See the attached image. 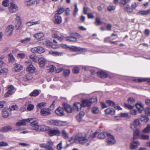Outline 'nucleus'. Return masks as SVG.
<instances>
[{
	"label": "nucleus",
	"instance_id": "f3484780",
	"mask_svg": "<svg viewBox=\"0 0 150 150\" xmlns=\"http://www.w3.org/2000/svg\"><path fill=\"white\" fill-rule=\"evenodd\" d=\"M10 112V110L9 108H4L2 110V116L4 118H6L11 114Z\"/></svg>",
	"mask_w": 150,
	"mask_h": 150
},
{
	"label": "nucleus",
	"instance_id": "bb28decb",
	"mask_svg": "<svg viewBox=\"0 0 150 150\" xmlns=\"http://www.w3.org/2000/svg\"><path fill=\"white\" fill-rule=\"evenodd\" d=\"M43 45H45L48 47L52 48H54L52 47V43L49 40H45L43 42Z\"/></svg>",
	"mask_w": 150,
	"mask_h": 150
},
{
	"label": "nucleus",
	"instance_id": "49530a36",
	"mask_svg": "<svg viewBox=\"0 0 150 150\" xmlns=\"http://www.w3.org/2000/svg\"><path fill=\"white\" fill-rule=\"evenodd\" d=\"M106 103L109 106H114L115 105V103L113 101L110 100H107Z\"/></svg>",
	"mask_w": 150,
	"mask_h": 150
},
{
	"label": "nucleus",
	"instance_id": "e2e57ef3",
	"mask_svg": "<svg viewBox=\"0 0 150 150\" xmlns=\"http://www.w3.org/2000/svg\"><path fill=\"white\" fill-rule=\"evenodd\" d=\"M125 107H127L129 109H132L134 107V106H132L129 104H127L126 103H125Z\"/></svg>",
	"mask_w": 150,
	"mask_h": 150
},
{
	"label": "nucleus",
	"instance_id": "7c9ffc66",
	"mask_svg": "<svg viewBox=\"0 0 150 150\" xmlns=\"http://www.w3.org/2000/svg\"><path fill=\"white\" fill-rule=\"evenodd\" d=\"M33 36L37 39H39L44 36V34L42 33H39L33 35Z\"/></svg>",
	"mask_w": 150,
	"mask_h": 150
},
{
	"label": "nucleus",
	"instance_id": "052dcab7",
	"mask_svg": "<svg viewBox=\"0 0 150 150\" xmlns=\"http://www.w3.org/2000/svg\"><path fill=\"white\" fill-rule=\"evenodd\" d=\"M96 22L97 23L98 25H100L102 23V22L100 21L99 18L98 17L96 18Z\"/></svg>",
	"mask_w": 150,
	"mask_h": 150
},
{
	"label": "nucleus",
	"instance_id": "338daca9",
	"mask_svg": "<svg viewBox=\"0 0 150 150\" xmlns=\"http://www.w3.org/2000/svg\"><path fill=\"white\" fill-rule=\"evenodd\" d=\"M88 100L89 101H90L91 105L92 103H95L97 101L96 99L94 98H91V99Z\"/></svg>",
	"mask_w": 150,
	"mask_h": 150
},
{
	"label": "nucleus",
	"instance_id": "bf43d9fd",
	"mask_svg": "<svg viewBox=\"0 0 150 150\" xmlns=\"http://www.w3.org/2000/svg\"><path fill=\"white\" fill-rule=\"evenodd\" d=\"M34 105L31 104H29L27 107V109L29 111H31L34 108Z\"/></svg>",
	"mask_w": 150,
	"mask_h": 150
},
{
	"label": "nucleus",
	"instance_id": "603ef678",
	"mask_svg": "<svg viewBox=\"0 0 150 150\" xmlns=\"http://www.w3.org/2000/svg\"><path fill=\"white\" fill-rule=\"evenodd\" d=\"M30 59L34 62H36L37 61V57L34 54L30 55Z\"/></svg>",
	"mask_w": 150,
	"mask_h": 150
},
{
	"label": "nucleus",
	"instance_id": "72a5a7b5",
	"mask_svg": "<svg viewBox=\"0 0 150 150\" xmlns=\"http://www.w3.org/2000/svg\"><path fill=\"white\" fill-rule=\"evenodd\" d=\"M138 13L141 15H148L150 13V9H148L146 11H139Z\"/></svg>",
	"mask_w": 150,
	"mask_h": 150
},
{
	"label": "nucleus",
	"instance_id": "c85d7f7f",
	"mask_svg": "<svg viewBox=\"0 0 150 150\" xmlns=\"http://www.w3.org/2000/svg\"><path fill=\"white\" fill-rule=\"evenodd\" d=\"M105 112L106 114L114 115L115 114V110L113 109L108 108L105 110Z\"/></svg>",
	"mask_w": 150,
	"mask_h": 150
},
{
	"label": "nucleus",
	"instance_id": "4468645a",
	"mask_svg": "<svg viewBox=\"0 0 150 150\" xmlns=\"http://www.w3.org/2000/svg\"><path fill=\"white\" fill-rule=\"evenodd\" d=\"M63 106L65 110L69 113H71L73 110L71 106L67 103H65L63 104Z\"/></svg>",
	"mask_w": 150,
	"mask_h": 150
},
{
	"label": "nucleus",
	"instance_id": "f03ea898",
	"mask_svg": "<svg viewBox=\"0 0 150 150\" xmlns=\"http://www.w3.org/2000/svg\"><path fill=\"white\" fill-rule=\"evenodd\" d=\"M91 105L89 100L85 99L82 100V104L79 103H75L73 106V109L76 111H78L80 110L82 107H89Z\"/></svg>",
	"mask_w": 150,
	"mask_h": 150
},
{
	"label": "nucleus",
	"instance_id": "cd10ccee",
	"mask_svg": "<svg viewBox=\"0 0 150 150\" xmlns=\"http://www.w3.org/2000/svg\"><path fill=\"white\" fill-rule=\"evenodd\" d=\"M137 108L138 109L139 112L141 113L144 110V107L143 105L141 103L137 104L136 105Z\"/></svg>",
	"mask_w": 150,
	"mask_h": 150
},
{
	"label": "nucleus",
	"instance_id": "58836bf2",
	"mask_svg": "<svg viewBox=\"0 0 150 150\" xmlns=\"http://www.w3.org/2000/svg\"><path fill=\"white\" fill-rule=\"evenodd\" d=\"M139 135V131L138 129H136L134 130L133 133V139H135Z\"/></svg>",
	"mask_w": 150,
	"mask_h": 150
},
{
	"label": "nucleus",
	"instance_id": "ddd939ff",
	"mask_svg": "<svg viewBox=\"0 0 150 150\" xmlns=\"http://www.w3.org/2000/svg\"><path fill=\"white\" fill-rule=\"evenodd\" d=\"M14 29V26L12 25L8 26L6 28L5 33L7 36H9L13 33V31Z\"/></svg>",
	"mask_w": 150,
	"mask_h": 150
},
{
	"label": "nucleus",
	"instance_id": "9b49d317",
	"mask_svg": "<svg viewBox=\"0 0 150 150\" xmlns=\"http://www.w3.org/2000/svg\"><path fill=\"white\" fill-rule=\"evenodd\" d=\"M32 119L31 118L24 119L23 120L20 121L16 123V125L17 126H19L22 125H26V122H29Z\"/></svg>",
	"mask_w": 150,
	"mask_h": 150
},
{
	"label": "nucleus",
	"instance_id": "f257e3e1",
	"mask_svg": "<svg viewBox=\"0 0 150 150\" xmlns=\"http://www.w3.org/2000/svg\"><path fill=\"white\" fill-rule=\"evenodd\" d=\"M98 133L97 132L94 134L91 133L89 135H83L81 134H79L76 135V138L78 142L81 144H84L90 141L92 139L95 138Z\"/></svg>",
	"mask_w": 150,
	"mask_h": 150
},
{
	"label": "nucleus",
	"instance_id": "a18cd8bd",
	"mask_svg": "<svg viewBox=\"0 0 150 150\" xmlns=\"http://www.w3.org/2000/svg\"><path fill=\"white\" fill-rule=\"evenodd\" d=\"M62 134L64 137L66 139H68L69 137L68 134L66 132L65 130H62Z\"/></svg>",
	"mask_w": 150,
	"mask_h": 150
},
{
	"label": "nucleus",
	"instance_id": "680f3d73",
	"mask_svg": "<svg viewBox=\"0 0 150 150\" xmlns=\"http://www.w3.org/2000/svg\"><path fill=\"white\" fill-rule=\"evenodd\" d=\"M133 124H134V125L136 126L138 125H139V120L138 119L135 120Z\"/></svg>",
	"mask_w": 150,
	"mask_h": 150
},
{
	"label": "nucleus",
	"instance_id": "37998d69",
	"mask_svg": "<svg viewBox=\"0 0 150 150\" xmlns=\"http://www.w3.org/2000/svg\"><path fill=\"white\" fill-rule=\"evenodd\" d=\"M107 133L105 132L101 133L98 136V137L100 139H103L105 137V135H107Z\"/></svg>",
	"mask_w": 150,
	"mask_h": 150
},
{
	"label": "nucleus",
	"instance_id": "4c0bfd02",
	"mask_svg": "<svg viewBox=\"0 0 150 150\" xmlns=\"http://www.w3.org/2000/svg\"><path fill=\"white\" fill-rule=\"evenodd\" d=\"M39 94V91L37 90H35L30 94L31 96H36Z\"/></svg>",
	"mask_w": 150,
	"mask_h": 150
},
{
	"label": "nucleus",
	"instance_id": "5fc2aeb1",
	"mask_svg": "<svg viewBox=\"0 0 150 150\" xmlns=\"http://www.w3.org/2000/svg\"><path fill=\"white\" fill-rule=\"evenodd\" d=\"M39 146L40 147L42 148H44L46 150H49L47 145L44 143H42L40 144Z\"/></svg>",
	"mask_w": 150,
	"mask_h": 150
},
{
	"label": "nucleus",
	"instance_id": "c9c22d12",
	"mask_svg": "<svg viewBox=\"0 0 150 150\" xmlns=\"http://www.w3.org/2000/svg\"><path fill=\"white\" fill-rule=\"evenodd\" d=\"M69 48L71 50L74 51H80L81 50V48L75 46L69 47Z\"/></svg>",
	"mask_w": 150,
	"mask_h": 150
},
{
	"label": "nucleus",
	"instance_id": "c03bdc74",
	"mask_svg": "<svg viewBox=\"0 0 150 150\" xmlns=\"http://www.w3.org/2000/svg\"><path fill=\"white\" fill-rule=\"evenodd\" d=\"M75 8L73 13V15L75 17L76 16L77 13L79 9L77 7V4L76 3L74 4Z\"/></svg>",
	"mask_w": 150,
	"mask_h": 150
},
{
	"label": "nucleus",
	"instance_id": "a19ab883",
	"mask_svg": "<svg viewBox=\"0 0 150 150\" xmlns=\"http://www.w3.org/2000/svg\"><path fill=\"white\" fill-rule=\"evenodd\" d=\"M8 60L9 62H13L15 60V59L13 55L11 54H9L8 55Z\"/></svg>",
	"mask_w": 150,
	"mask_h": 150
},
{
	"label": "nucleus",
	"instance_id": "39448f33",
	"mask_svg": "<svg viewBox=\"0 0 150 150\" xmlns=\"http://www.w3.org/2000/svg\"><path fill=\"white\" fill-rule=\"evenodd\" d=\"M80 37V35L78 33H73L71 34L70 37H67L66 38L67 40L75 42L76 41L77 39L79 38Z\"/></svg>",
	"mask_w": 150,
	"mask_h": 150
},
{
	"label": "nucleus",
	"instance_id": "2eb2a0df",
	"mask_svg": "<svg viewBox=\"0 0 150 150\" xmlns=\"http://www.w3.org/2000/svg\"><path fill=\"white\" fill-rule=\"evenodd\" d=\"M50 136L54 135L59 136L60 134V131L58 129H52L50 130L48 132Z\"/></svg>",
	"mask_w": 150,
	"mask_h": 150
},
{
	"label": "nucleus",
	"instance_id": "1a4fd4ad",
	"mask_svg": "<svg viewBox=\"0 0 150 150\" xmlns=\"http://www.w3.org/2000/svg\"><path fill=\"white\" fill-rule=\"evenodd\" d=\"M41 115L46 116L50 115L51 113V110L49 108H44L41 109L40 112Z\"/></svg>",
	"mask_w": 150,
	"mask_h": 150
},
{
	"label": "nucleus",
	"instance_id": "412c9836",
	"mask_svg": "<svg viewBox=\"0 0 150 150\" xmlns=\"http://www.w3.org/2000/svg\"><path fill=\"white\" fill-rule=\"evenodd\" d=\"M12 129V127L10 126H7L4 127L0 129V132H6L11 131Z\"/></svg>",
	"mask_w": 150,
	"mask_h": 150
},
{
	"label": "nucleus",
	"instance_id": "c756f323",
	"mask_svg": "<svg viewBox=\"0 0 150 150\" xmlns=\"http://www.w3.org/2000/svg\"><path fill=\"white\" fill-rule=\"evenodd\" d=\"M137 82H142L148 81V82L150 84V78H144L142 79H139L134 80Z\"/></svg>",
	"mask_w": 150,
	"mask_h": 150
},
{
	"label": "nucleus",
	"instance_id": "b1692460",
	"mask_svg": "<svg viewBox=\"0 0 150 150\" xmlns=\"http://www.w3.org/2000/svg\"><path fill=\"white\" fill-rule=\"evenodd\" d=\"M15 70L16 72H19L23 69V66L17 64H15L14 65Z\"/></svg>",
	"mask_w": 150,
	"mask_h": 150
},
{
	"label": "nucleus",
	"instance_id": "4d7b16f0",
	"mask_svg": "<svg viewBox=\"0 0 150 150\" xmlns=\"http://www.w3.org/2000/svg\"><path fill=\"white\" fill-rule=\"evenodd\" d=\"M70 71L68 69H66L64 70L63 72V74L64 76H68L70 73Z\"/></svg>",
	"mask_w": 150,
	"mask_h": 150
},
{
	"label": "nucleus",
	"instance_id": "ea45409f",
	"mask_svg": "<svg viewBox=\"0 0 150 150\" xmlns=\"http://www.w3.org/2000/svg\"><path fill=\"white\" fill-rule=\"evenodd\" d=\"M69 141L71 143H73L74 142L78 143V140L76 138V136L75 137H71L69 139Z\"/></svg>",
	"mask_w": 150,
	"mask_h": 150
},
{
	"label": "nucleus",
	"instance_id": "4be33fe9",
	"mask_svg": "<svg viewBox=\"0 0 150 150\" xmlns=\"http://www.w3.org/2000/svg\"><path fill=\"white\" fill-rule=\"evenodd\" d=\"M47 146L49 149V150H53L52 147L53 144L52 142L51 139H47Z\"/></svg>",
	"mask_w": 150,
	"mask_h": 150
},
{
	"label": "nucleus",
	"instance_id": "6e6552de",
	"mask_svg": "<svg viewBox=\"0 0 150 150\" xmlns=\"http://www.w3.org/2000/svg\"><path fill=\"white\" fill-rule=\"evenodd\" d=\"M31 51L33 53L38 52L39 53H42L45 51V50L42 47L38 46L32 48L31 49Z\"/></svg>",
	"mask_w": 150,
	"mask_h": 150
},
{
	"label": "nucleus",
	"instance_id": "13d9d810",
	"mask_svg": "<svg viewBox=\"0 0 150 150\" xmlns=\"http://www.w3.org/2000/svg\"><path fill=\"white\" fill-rule=\"evenodd\" d=\"M73 71L74 73H78L79 71V67L77 66L74 67L73 69Z\"/></svg>",
	"mask_w": 150,
	"mask_h": 150
},
{
	"label": "nucleus",
	"instance_id": "6e6d98bb",
	"mask_svg": "<svg viewBox=\"0 0 150 150\" xmlns=\"http://www.w3.org/2000/svg\"><path fill=\"white\" fill-rule=\"evenodd\" d=\"M9 2V0H4L2 2L3 5L4 6L7 7L8 6Z\"/></svg>",
	"mask_w": 150,
	"mask_h": 150
},
{
	"label": "nucleus",
	"instance_id": "7ed1b4c3",
	"mask_svg": "<svg viewBox=\"0 0 150 150\" xmlns=\"http://www.w3.org/2000/svg\"><path fill=\"white\" fill-rule=\"evenodd\" d=\"M31 128L38 132L44 131L46 130V127L43 125H39L36 121H33L30 122Z\"/></svg>",
	"mask_w": 150,
	"mask_h": 150
},
{
	"label": "nucleus",
	"instance_id": "0eeeda50",
	"mask_svg": "<svg viewBox=\"0 0 150 150\" xmlns=\"http://www.w3.org/2000/svg\"><path fill=\"white\" fill-rule=\"evenodd\" d=\"M6 89L7 92L5 95V97L9 96L10 95H11L14 93V87L12 85L8 86L7 88Z\"/></svg>",
	"mask_w": 150,
	"mask_h": 150
},
{
	"label": "nucleus",
	"instance_id": "2f4dec72",
	"mask_svg": "<svg viewBox=\"0 0 150 150\" xmlns=\"http://www.w3.org/2000/svg\"><path fill=\"white\" fill-rule=\"evenodd\" d=\"M46 63V60L44 58H42L40 59L39 64L40 67H44Z\"/></svg>",
	"mask_w": 150,
	"mask_h": 150
},
{
	"label": "nucleus",
	"instance_id": "69168bd1",
	"mask_svg": "<svg viewBox=\"0 0 150 150\" xmlns=\"http://www.w3.org/2000/svg\"><path fill=\"white\" fill-rule=\"evenodd\" d=\"M62 142H60L57 146V149L58 150H61L62 148Z\"/></svg>",
	"mask_w": 150,
	"mask_h": 150
},
{
	"label": "nucleus",
	"instance_id": "a211bd4d",
	"mask_svg": "<svg viewBox=\"0 0 150 150\" xmlns=\"http://www.w3.org/2000/svg\"><path fill=\"white\" fill-rule=\"evenodd\" d=\"M139 144V143L138 141H134L130 144V149H135L137 148Z\"/></svg>",
	"mask_w": 150,
	"mask_h": 150
},
{
	"label": "nucleus",
	"instance_id": "423d86ee",
	"mask_svg": "<svg viewBox=\"0 0 150 150\" xmlns=\"http://www.w3.org/2000/svg\"><path fill=\"white\" fill-rule=\"evenodd\" d=\"M107 136L108 137L107 139V142L108 145L112 144L115 143V137L113 136L109 133H107Z\"/></svg>",
	"mask_w": 150,
	"mask_h": 150
},
{
	"label": "nucleus",
	"instance_id": "393cba45",
	"mask_svg": "<svg viewBox=\"0 0 150 150\" xmlns=\"http://www.w3.org/2000/svg\"><path fill=\"white\" fill-rule=\"evenodd\" d=\"M32 78V75L31 73L27 74L23 78V80L25 81H28Z\"/></svg>",
	"mask_w": 150,
	"mask_h": 150
},
{
	"label": "nucleus",
	"instance_id": "3c124183",
	"mask_svg": "<svg viewBox=\"0 0 150 150\" xmlns=\"http://www.w3.org/2000/svg\"><path fill=\"white\" fill-rule=\"evenodd\" d=\"M55 68V67L53 65H51L47 67V69L49 71L53 72Z\"/></svg>",
	"mask_w": 150,
	"mask_h": 150
},
{
	"label": "nucleus",
	"instance_id": "09e8293b",
	"mask_svg": "<svg viewBox=\"0 0 150 150\" xmlns=\"http://www.w3.org/2000/svg\"><path fill=\"white\" fill-rule=\"evenodd\" d=\"M31 40L30 38H27L24 39L22 40L21 41V42L22 43L25 44L29 42Z\"/></svg>",
	"mask_w": 150,
	"mask_h": 150
},
{
	"label": "nucleus",
	"instance_id": "dca6fc26",
	"mask_svg": "<svg viewBox=\"0 0 150 150\" xmlns=\"http://www.w3.org/2000/svg\"><path fill=\"white\" fill-rule=\"evenodd\" d=\"M55 19L54 21V23L56 24H59L62 22V18L57 14H55L54 15Z\"/></svg>",
	"mask_w": 150,
	"mask_h": 150
},
{
	"label": "nucleus",
	"instance_id": "774afa93",
	"mask_svg": "<svg viewBox=\"0 0 150 150\" xmlns=\"http://www.w3.org/2000/svg\"><path fill=\"white\" fill-rule=\"evenodd\" d=\"M6 102L4 101H0V108H2L4 106Z\"/></svg>",
	"mask_w": 150,
	"mask_h": 150
},
{
	"label": "nucleus",
	"instance_id": "864d4df0",
	"mask_svg": "<svg viewBox=\"0 0 150 150\" xmlns=\"http://www.w3.org/2000/svg\"><path fill=\"white\" fill-rule=\"evenodd\" d=\"M64 11V8H62L57 11V13L58 15L62 14Z\"/></svg>",
	"mask_w": 150,
	"mask_h": 150
},
{
	"label": "nucleus",
	"instance_id": "79ce46f5",
	"mask_svg": "<svg viewBox=\"0 0 150 150\" xmlns=\"http://www.w3.org/2000/svg\"><path fill=\"white\" fill-rule=\"evenodd\" d=\"M140 138L141 139L144 140H148L149 139V136L147 135L142 134L140 136Z\"/></svg>",
	"mask_w": 150,
	"mask_h": 150
},
{
	"label": "nucleus",
	"instance_id": "de8ad7c7",
	"mask_svg": "<svg viewBox=\"0 0 150 150\" xmlns=\"http://www.w3.org/2000/svg\"><path fill=\"white\" fill-rule=\"evenodd\" d=\"M99 111L98 107H95L92 108V112L94 114H97Z\"/></svg>",
	"mask_w": 150,
	"mask_h": 150
},
{
	"label": "nucleus",
	"instance_id": "5701e85b",
	"mask_svg": "<svg viewBox=\"0 0 150 150\" xmlns=\"http://www.w3.org/2000/svg\"><path fill=\"white\" fill-rule=\"evenodd\" d=\"M97 74L98 76L101 78H105L108 76L106 73L103 71H100L98 72Z\"/></svg>",
	"mask_w": 150,
	"mask_h": 150
},
{
	"label": "nucleus",
	"instance_id": "f704fd0d",
	"mask_svg": "<svg viewBox=\"0 0 150 150\" xmlns=\"http://www.w3.org/2000/svg\"><path fill=\"white\" fill-rule=\"evenodd\" d=\"M140 120L144 122H147L149 119L148 117L144 115H142L140 118Z\"/></svg>",
	"mask_w": 150,
	"mask_h": 150
},
{
	"label": "nucleus",
	"instance_id": "473e14b6",
	"mask_svg": "<svg viewBox=\"0 0 150 150\" xmlns=\"http://www.w3.org/2000/svg\"><path fill=\"white\" fill-rule=\"evenodd\" d=\"M46 103L44 102L38 104L37 105L38 110L40 109H42L46 106Z\"/></svg>",
	"mask_w": 150,
	"mask_h": 150
},
{
	"label": "nucleus",
	"instance_id": "0e129e2a",
	"mask_svg": "<svg viewBox=\"0 0 150 150\" xmlns=\"http://www.w3.org/2000/svg\"><path fill=\"white\" fill-rule=\"evenodd\" d=\"M8 144L5 142H0V147L1 146H8Z\"/></svg>",
	"mask_w": 150,
	"mask_h": 150
},
{
	"label": "nucleus",
	"instance_id": "9d476101",
	"mask_svg": "<svg viewBox=\"0 0 150 150\" xmlns=\"http://www.w3.org/2000/svg\"><path fill=\"white\" fill-rule=\"evenodd\" d=\"M8 8L10 12L13 13L16 12L18 10V7L16 5L11 3L8 6Z\"/></svg>",
	"mask_w": 150,
	"mask_h": 150
},
{
	"label": "nucleus",
	"instance_id": "8fccbe9b",
	"mask_svg": "<svg viewBox=\"0 0 150 150\" xmlns=\"http://www.w3.org/2000/svg\"><path fill=\"white\" fill-rule=\"evenodd\" d=\"M145 114L147 115L150 116V107H148L146 108L144 110Z\"/></svg>",
	"mask_w": 150,
	"mask_h": 150
},
{
	"label": "nucleus",
	"instance_id": "6ab92c4d",
	"mask_svg": "<svg viewBox=\"0 0 150 150\" xmlns=\"http://www.w3.org/2000/svg\"><path fill=\"white\" fill-rule=\"evenodd\" d=\"M55 113L59 116L64 115V110L62 108L59 107L55 111Z\"/></svg>",
	"mask_w": 150,
	"mask_h": 150
},
{
	"label": "nucleus",
	"instance_id": "20e7f679",
	"mask_svg": "<svg viewBox=\"0 0 150 150\" xmlns=\"http://www.w3.org/2000/svg\"><path fill=\"white\" fill-rule=\"evenodd\" d=\"M47 123L49 125L57 126H64L67 124L66 121L53 120H49L47 122Z\"/></svg>",
	"mask_w": 150,
	"mask_h": 150
},
{
	"label": "nucleus",
	"instance_id": "f8f14e48",
	"mask_svg": "<svg viewBox=\"0 0 150 150\" xmlns=\"http://www.w3.org/2000/svg\"><path fill=\"white\" fill-rule=\"evenodd\" d=\"M16 18H15L16 24V29L19 30L20 28L21 24V21L20 17L16 15Z\"/></svg>",
	"mask_w": 150,
	"mask_h": 150
},
{
	"label": "nucleus",
	"instance_id": "aec40b11",
	"mask_svg": "<svg viewBox=\"0 0 150 150\" xmlns=\"http://www.w3.org/2000/svg\"><path fill=\"white\" fill-rule=\"evenodd\" d=\"M35 70V68L33 66L31 63H29L26 69L27 71L30 73H32L34 72Z\"/></svg>",
	"mask_w": 150,
	"mask_h": 150
},
{
	"label": "nucleus",
	"instance_id": "a878e982",
	"mask_svg": "<svg viewBox=\"0 0 150 150\" xmlns=\"http://www.w3.org/2000/svg\"><path fill=\"white\" fill-rule=\"evenodd\" d=\"M35 0H29L25 1H24V3L26 6H29L33 5L35 3Z\"/></svg>",
	"mask_w": 150,
	"mask_h": 150
},
{
	"label": "nucleus",
	"instance_id": "e433bc0d",
	"mask_svg": "<svg viewBox=\"0 0 150 150\" xmlns=\"http://www.w3.org/2000/svg\"><path fill=\"white\" fill-rule=\"evenodd\" d=\"M144 133H148L150 132V124L148 125L147 127L142 130Z\"/></svg>",
	"mask_w": 150,
	"mask_h": 150
}]
</instances>
